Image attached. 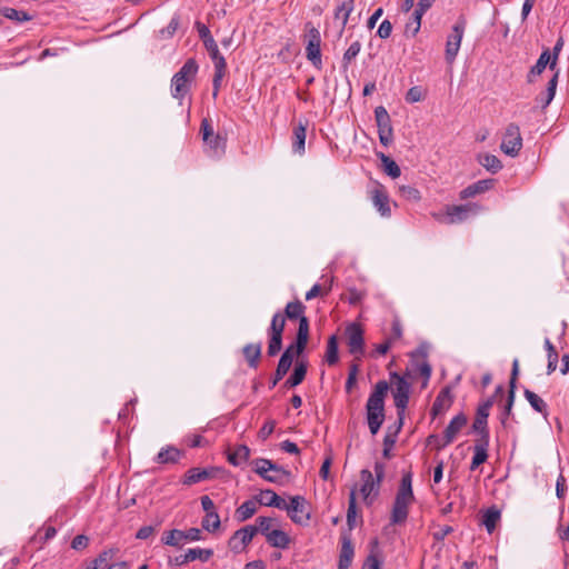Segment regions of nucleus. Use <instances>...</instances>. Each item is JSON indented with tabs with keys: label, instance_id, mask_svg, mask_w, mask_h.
<instances>
[{
	"label": "nucleus",
	"instance_id": "31",
	"mask_svg": "<svg viewBox=\"0 0 569 569\" xmlns=\"http://www.w3.org/2000/svg\"><path fill=\"white\" fill-rule=\"evenodd\" d=\"M306 131L307 122H299V124L293 128L292 149L299 154L305 153Z\"/></svg>",
	"mask_w": 569,
	"mask_h": 569
},
{
	"label": "nucleus",
	"instance_id": "40",
	"mask_svg": "<svg viewBox=\"0 0 569 569\" xmlns=\"http://www.w3.org/2000/svg\"><path fill=\"white\" fill-rule=\"evenodd\" d=\"M357 517V496L356 487L351 489L349 493L348 509H347V526L348 530L351 531L356 527Z\"/></svg>",
	"mask_w": 569,
	"mask_h": 569
},
{
	"label": "nucleus",
	"instance_id": "33",
	"mask_svg": "<svg viewBox=\"0 0 569 569\" xmlns=\"http://www.w3.org/2000/svg\"><path fill=\"white\" fill-rule=\"evenodd\" d=\"M257 503L258 501L256 498L244 501L236 509V519L239 522L250 519L257 512Z\"/></svg>",
	"mask_w": 569,
	"mask_h": 569
},
{
	"label": "nucleus",
	"instance_id": "38",
	"mask_svg": "<svg viewBox=\"0 0 569 569\" xmlns=\"http://www.w3.org/2000/svg\"><path fill=\"white\" fill-rule=\"evenodd\" d=\"M213 64H214V74H213V79H212V86H213L212 96H213V98H217L220 87H221L222 79L226 76L227 63H226V60H219L218 62H213Z\"/></svg>",
	"mask_w": 569,
	"mask_h": 569
},
{
	"label": "nucleus",
	"instance_id": "9",
	"mask_svg": "<svg viewBox=\"0 0 569 569\" xmlns=\"http://www.w3.org/2000/svg\"><path fill=\"white\" fill-rule=\"evenodd\" d=\"M282 509L287 510L289 518L297 525L307 526L311 518L310 506L302 496L290 498V503Z\"/></svg>",
	"mask_w": 569,
	"mask_h": 569
},
{
	"label": "nucleus",
	"instance_id": "39",
	"mask_svg": "<svg viewBox=\"0 0 569 569\" xmlns=\"http://www.w3.org/2000/svg\"><path fill=\"white\" fill-rule=\"evenodd\" d=\"M250 457V449L246 445H238L232 452L228 453V461L233 466L247 461Z\"/></svg>",
	"mask_w": 569,
	"mask_h": 569
},
{
	"label": "nucleus",
	"instance_id": "61",
	"mask_svg": "<svg viewBox=\"0 0 569 569\" xmlns=\"http://www.w3.org/2000/svg\"><path fill=\"white\" fill-rule=\"evenodd\" d=\"M436 0H420L417 4V8L413 10L416 11V18L422 19V16L433 6Z\"/></svg>",
	"mask_w": 569,
	"mask_h": 569
},
{
	"label": "nucleus",
	"instance_id": "27",
	"mask_svg": "<svg viewBox=\"0 0 569 569\" xmlns=\"http://www.w3.org/2000/svg\"><path fill=\"white\" fill-rule=\"evenodd\" d=\"M308 362L306 360L298 361L295 366L293 372L291 376L284 381V388H293L300 385L307 375Z\"/></svg>",
	"mask_w": 569,
	"mask_h": 569
},
{
	"label": "nucleus",
	"instance_id": "64",
	"mask_svg": "<svg viewBox=\"0 0 569 569\" xmlns=\"http://www.w3.org/2000/svg\"><path fill=\"white\" fill-rule=\"evenodd\" d=\"M366 293L359 291L355 288L349 289L348 291V302L352 306H357L365 298Z\"/></svg>",
	"mask_w": 569,
	"mask_h": 569
},
{
	"label": "nucleus",
	"instance_id": "24",
	"mask_svg": "<svg viewBox=\"0 0 569 569\" xmlns=\"http://www.w3.org/2000/svg\"><path fill=\"white\" fill-rule=\"evenodd\" d=\"M490 440H475L473 457L470 463V470H476L480 465L485 463L488 459V449Z\"/></svg>",
	"mask_w": 569,
	"mask_h": 569
},
{
	"label": "nucleus",
	"instance_id": "50",
	"mask_svg": "<svg viewBox=\"0 0 569 569\" xmlns=\"http://www.w3.org/2000/svg\"><path fill=\"white\" fill-rule=\"evenodd\" d=\"M254 465H256L254 471L260 477H262L264 480H267L269 482H273V483L280 482V477L277 475H270L269 472L271 471V469H268L267 466H263V463H261V458L257 459L254 461Z\"/></svg>",
	"mask_w": 569,
	"mask_h": 569
},
{
	"label": "nucleus",
	"instance_id": "18",
	"mask_svg": "<svg viewBox=\"0 0 569 569\" xmlns=\"http://www.w3.org/2000/svg\"><path fill=\"white\" fill-rule=\"evenodd\" d=\"M370 199L375 208L379 211L382 217L391 216V208L389 204V196L382 184L377 183L376 187L370 191Z\"/></svg>",
	"mask_w": 569,
	"mask_h": 569
},
{
	"label": "nucleus",
	"instance_id": "7",
	"mask_svg": "<svg viewBox=\"0 0 569 569\" xmlns=\"http://www.w3.org/2000/svg\"><path fill=\"white\" fill-rule=\"evenodd\" d=\"M466 24V18L460 16L457 22L452 26V32L447 38L445 58L449 64L453 63L457 58L463 38Z\"/></svg>",
	"mask_w": 569,
	"mask_h": 569
},
{
	"label": "nucleus",
	"instance_id": "51",
	"mask_svg": "<svg viewBox=\"0 0 569 569\" xmlns=\"http://www.w3.org/2000/svg\"><path fill=\"white\" fill-rule=\"evenodd\" d=\"M220 517L218 513L206 515L201 521V526L209 532H214L220 528Z\"/></svg>",
	"mask_w": 569,
	"mask_h": 569
},
{
	"label": "nucleus",
	"instance_id": "46",
	"mask_svg": "<svg viewBox=\"0 0 569 569\" xmlns=\"http://www.w3.org/2000/svg\"><path fill=\"white\" fill-rule=\"evenodd\" d=\"M161 540L167 546L180 547L183 541V531L179 529L166 531Z\"/></svg>",
	"mask_w": 569,
	"mask_h": 569
},
{
	"label": "nucleus",
	"instance_id": "5",
	"mask_svg": "<svg viewBox=\"0 0 569 569\" xmlns=\"http://www.w3.org/2000/svg\"><path fill=\"white\" fill-rule=\"evenodd\" d=\"M307 31V46H306V56L307 59L312 63V66L317 69L322 68V59H321V36L320 31L311 23L307 22L306 26Z\"/></svg>",
	"mask_w": 569,
	"mask_h": 569
},
{
	"label": "nucleus",
	"instance_id": "55",
	"mask_svg": "<svg viewBox=\"0 0 569 569\" xmlns=\"http://www.w3.org/2000/svg\"><path fill=\"white\" fill-rule=\"evenodd\" d=\"M206 146L210 148L214 156H220L224 150V140L219 134H213V137L209 138L208 142H204Z\"/></svg>",
	"mask_w": 569,
	"mask_h": 569
},
{
	"label": "nucleus",
	"instance_id": "35",
	"mask_svg": "<svg viewBox=\"0 0 569 569\" xmlns=\"http://www.w3.org/2000/svg\"><path fill=\"white\" fill-rule=\"evenodd\" d=\"M501 518V512L496 507L488 508L482 516V525L489 533H492Z\"/></svg>",
	"mask_w": 569,
	"mask_h": 569
},
{
	"label": "nucleus",
	"instance_id": "6",
	"mask_svg": "<svg viewBox=\"0 0 569 569\" xmlns=\"http://www.w3.org/2000/svg\"><path fill=\"white\" fill-rule=\"evenodd\" d=\"M467 417L465 413H458L455 416L449 425L446 427L443 432V439H440L437 435H430L427 438V445H431L432 441H437V450H441L448 445H450L456 436L460 432V430L467 425Z\"/></svg>",
	"mask_w": 569,
	"mask_h": 569
},
{
	"label": "nucleus",
	"instance_id": "25",
	"mask_svg": "<svg viewBox=\"0 0 569 569\" xmlns=\"http://www.w3.org/2000/svg\"><path fill=\"white\" fill-rule=\"evenodd\" d=\"M355 8V0H337V7L335 9V19L341 20L340 34H342L349 17Z\"/></svg>",
	"mask_w": 569,
	"mask_h": 569
},
{
	"label": "nucleus",
	"instance_id": "29",
	"mask_svg": "<svg viewBox=\"0 0 569 569\" xmlns=\"http://www.w3.org/2000/svg\"><path fill=\"white\" fill-rule=\"evenodd\" d=\"M182 455V451H180L178 448L173 446H167L158 452L154 461L160 465L177 463Z\"/></svg>",
	"mask_w": 569,
	"mask_h": 569
},
{
	"label": "nucleus",
	"instance_id": "49",
	"mask_svg": "<svg viewBox=\"0 0 569 569\" xmlns=\"http://www.w3.org/2000/svg\"><path fill=\"white\" fill-rule=\"evenodd\" d=\"M118 551V549H107L99 553V556L92 560L91 565L93 567H97V569H100L102 567L110 566L109 561L113 558L114 553Z\"/></svg>",
	"mask_w": 569,
	"mask_h": 569
},
{
	"label": "nucleus",
	"instance_id": "48",
	"mask_svg": "<svg viewBox=\"0 0 569 569\" xmlns=\"http://www.w3.org/2000/svg\"><path fill=\"white\" fill-rule=\"evenodd\" d=\"M187 552L190 561L200 560L206 562L213 556L212 549L190 548Z\"/></svg>",
	"mask_w": 569,
	"mask_h": 569
},
{
	"label": "nucleus",
	"instance_id": "22",
	"mask_svg": "<svg viewBox=\"0 0 569 569\" xmlns=\"http://www.w3.org/2000/svg\"><path fill=\"white\" fill-rule=\"evenodd\" d=\"M488 417H489V412L481 409V408H477V412H476V417H475V420H473V423H472V431L475 433H478L479 435V438H477L476 440H490V435H489V429H488Z\"/></svg>",
	"mask_w": 569,
	"mask_h": 569
},
{
	"label": "nucleus",
	"instance_id": "60",
	"mask_svg": "<svg viewBox=\"0 0 569 569\" xmlns=\"http://www.w3.org/2000/svg\"><path fill=\"white\" fill-rule=\"evenodd\" d=\"M89 537L86 535H78L71 541V548L74 550H83L89 546Z\"/></svg>",
	"mask_w": 569,
	"mask_h": 569
},
{
	"label": "nucleus",
	"instance_id": "11",
	"mask_svg": "<svg viewBox=\"0 0 569 569\" xmlns=\"http://www.w3.org/2000/svg\"><path fill=\"white\" fill-rule=\"evenodd\" d=\"M480 207L475 202L451 204L446 207L445 223L455 224L466 221L471 214H477Z\"/></svg>",
	"mask_w": 569,
	"mask_h": 569
},
{
	"label": "nucleus",
	"instance_id": "26",
	"mask_svg": "<svg viewBox=\"0 0 569 569\" xmlns=\"http://www.w3.org/2000/svg\"><path fill=\"white\" fill-rule=\"evenodd\" d=\"M256 499L258 503L262 506L274 507L278 509L287 507V502L271 489L261 490V492L259 493V496L256 497Z\"/></svg>",
	"mask_w": 569,
	"mask_h": 569
},
{
	"label": "nucleus",
	"instance_id": "47",
	"mask_svg": "<svg viewBox=\"0 0 569 569\" xmlns=\"http://www.w3.org/2000/svg\"><path fill=\"white\" fill-rule=\"evenodd\" d=\"M282 337L283 335L268 333V350L269 357L277 356L282 349Z\"/></svg>",
	"mask_w": 569,
	"mask_h": 569
},
{
	"label": "nucleus",
	"instance_id": "44",
	"mask_svg": "<svg viewBox=\"0 0 569 569\" xmlns=\"http://www.w3.org/2000/svg\"><path fill=\"white\" fill-rule=\"evenodd\" d=\"M545 348L548 353L547 355L548 356L547 373L551 375L557 368L558 352H557L555 346L551 343V341L548 338L545 339Z\"/></svg>",
	"mask_w": 569,
	"mask_h": 569
},
{
	"label": "nucleus",
	"instance_id": "19",
	"mask_svg": "<svg viewBox=\"0 0 569 569\" xmlns=\"http://www.w3.org/2000/svg\"><path fill=\"white\" fill-rule=\"evenodd\" d=\"M220 471V468H190L183 476L182 483L191 486L208 479H212Z\"/></svg>",
	"mask_w": 569,
	"mask_h": 569
},
{
	"label": "nucleus",
	"instance_id": "41",
	"mask_svg": "<svg viewBox=\"0 0 569 569\" xmlns=\"http://www.w3.org/2000/svg\"><path fill=\"white\" fill-rule=\"evenodd\" d=\"M378 157L382 161L385 171L388 176H390L393 179L400 177L401 170L395 160H392L390 157L386 156L382 152L378 153Z\"/></svg>",
	"mask_w": 569,
	"mask_h": 569
},
{
	"label": "nucleus",
	"instance_id": "57",
	"mask_svg": "<svg viewBox=\"0 0 569 569\" xmlns=\"http://www.w3.org/2000/svg\"><path fill=\"white\" fill-rule=\"evenodd\" d=\"M515 397H516V393H513V391H508L507 402H506L503 410L500 415V422L505 427L507 426L508 418L511 416Z\"/></svg>",
	"mask_w": 569,
	"mask_h": 569
},
{
	"label": "nucleus",
	"instance_id": "36",
	"mask_svg": "<svg viewBox=\"0 0 569 569\" xmlns=\"http://www.w3.org/2000/svg\"><path fill=\"white\" fill-rule=\"evenodd\" d=\"M478 162L491 173H497L502 169V163L498 157L490 153L478 156Z\"/></svg>",
	"mask_w": 569,
	"mask_h": 569
},
{
	"label": "nucleus",
	"instance_id": "17",
	"mask_svg": "<svg viewBox=\"0 0 569 569\" xmlns=\"http://www.w3.org/2000/svg\"><path fill=\"white\" fill-rule=\"evenodd\" d=\"M197 30L211 60L213 62H218L219 60H226L223 56L220 53L218 44L213 37L211 36L209 28L203 23L197 22Z\"/></svg>",
	"mask_w": 569,
	"mask_h": 569
},
{
	"label": "nucleus",
	"instance_id": "54",
	"mask_svg": "<svg viewBox=\"0 0 569 569\" xmlns=\"http://www.w3.org/2000/svg\"><path fill=\"white\" fill-rule=\"evenodd\" d=\"M558 76H559V72L557 71L548 82L547 90H546V100H543V102H542V109L547 108L550 104V102L552 101V99L556 94V89H557V84H558Z\"/></svg>",
	"mask_w": 569,
	"mask_h": 569
},
{
	"label": "nucleus",
	"instance_id": "2",
	"mask_svg": "<svg viewBox=\"0 0 569 569\" xmlns=\"http://www.w3.org/2000/svg\"><path fill=\"white\" fill-rule=\"evenodd\" d=\"M416 498L412 490L411 471L403 472L398 487L390 513V525H403L409 515V508Z\"/></svg>",
	"mask_w": 569,
	"mask_h": 569
},
{
	"label": "nucleus",
	"instance_id": "63",
	"mask_svg": "<svg viewBox=\"0 0 569 569\" xmlns=\"http://www.w3.org/2000/svg\"><path fill=\"white\" fill-rule=\"evenodd\" d=\"M200 131L202 133V139L204 142L209 141V138L213 137V128L208 119H202Z\"/></svg>",
	"mask_w": 569,
	"mask_h": 569
},
{
	"label": "nucleus",
	"instance_id": "43",
	"mask_svg": "<svg viewBox=\"0 0 569 569\" xmlns=\"http://www.w3.org/2000/svg\"><path fill=\"white\" fill-rule=\"evenodd\" d=\"M339 360L338 353V339L336 336H331L327 343L326 361L329 366H335Z\"/></svg>",
	"mask_w": 569,
	"mask_h": 569
},
{
	"label": "nucleus",
	"instance_id": "56",
	"mask_svg": "<svg viewBox=\"0 0 569 569\" xmlns=\"http://www.w3.org/2000/svg\"><path fill=\"white\" fill-rule=\"evenodd\" d=\"M399 193L402 198L409 201L417 202L421 199L420 191L412 186H400Z\"/></svg>",
	"mask_w": 569,
	"mask_h": 569
},
{
	"label": "nucleus",
	"instance_id": "59",
	"mask_svg": "<svg viewBox=\"0 0 569 569\" xmlns=\"http://www.w3.org/2000/svg\"><path fill=\"white\" fill-rule=\"evenodd\" d=\"M422 99H423V92H422V89L418 86L411 87L406 94V101L409 103L419 102Z\"/></svg>",
	"mask_w": 569,
	"mask_h": 569
},
{
	"label": "nucleus",
	"instance_id": "37",
	"mask_svg": "<svg viewBox=\"0 0 569 569\" xmlns=\"http://www.w3.org/2000/svg\"><path fill=\"white\" fill-rule=\"evenodd\" d=\"M256 526H253V529L256 530V535L260 532L264 537H267L268 533H270L274 527L279 526V522L276 518L271 517H258L256 519Z\"/></svg>",
	"mask_w": 569,
	"mask_h": 569
},
{
	"label": "nucleus",
	"instance_id": "14",
	"mask_svg": "<svg viewBox=\"0 0 569 569\" xmlns=\"http://www.w3.org/2000/svg\"><path fill=\"white\" fill-rule=\"evenodd\" d=\"M347 345L349 352L360 358L365 352L363 330L359 323H351L346 328Z\"/></svg>",
	"mask_w": 569,
	"mask_h": 569
},
{
	"label": "nucleus",
	"instance_id": "8",
	"mask_svg": "<svg viewBox=\"0 0 569 569\" xmlns=\"http://www.w3.org/2000/svg\"><path fill=\"white\" fill-rule=\"evenodd\" d=\"M391 380L395 382V388L392 389V397L395 400V406L397 408V415L402 418L405 413L409 397H410V383L397 372H392L390 375Z\"/></svg>",
	"mask_w": 569,
	"mask_h": 569
},
{
	"label": "nucleus",
	"instance_id": "4",
	"mask_svg": "<svg viewBox=\"0 0 569 569\" xmlns=\"http://www.w3.org/2000/svg\"><path fill=\"white\" fill-rule=\"evenodd\" d=\"M199 66L193 58L188 59L171 79V96L181 100L190 91L191 83L196 79Z\"/></svg>",
	"mask_w": 569,
	"mask_h": 569
},
{
	"label": "nucleus",
	"instance_id": "52",
	"mask_svg": "<svg viewBox=\"0 0 569 569\" xmlns=\"http://www.w3.org/2000/svg\"><path fill=\"white\" fill-rule=\"evenodd\" d=\"M361 50V43L359 41H355L350 44V47L346 50L342 57V66L347 68L351 61L359 54Z\"/></svg>",
	"mask_w": 569,
	"mask_h": 569
},
{
	"label": "nucleus",
	"instance_id": "15",
	"mask_svg": "<svg viewBox=\"0 0 569 569\" xmlns=\"http://www.w3.org/2000/svg\"><path fill=\"white\" fill-rule=\"evenodd\" d=\"M360 479L362 481V485L360 487V493L363 498L365 503L367 506H370L379 496L380 485L377 481H375L372 472L368 469H362L360 471Z\"/></svg>",
	"mask_w": 569,
	"mask_h": 569
},
{
	"label": "nucleus",
	"instance_id": "34",
	"mask_svg": "<svg viewBox=\"0 0 569 569\" xmlns=\"http://www.w3.org/2000/svg\"><path fill=\"white\" fill-rule=\"evenodd\" d=\"M523 396L535 411L541 413L545 418L548 416V406L542 398L529 389H525Z\"/></svg>",
	"mask_w": 569,
	"mask_h": 569
},
{
	"label": "nucleus",
	"instance_id": "3",
	"mask_svg": "<svg viewBox=\"0 0 569 569\" xmlns=\"http://www.w3.org/2000/svg\"><path fill=\"white\" fill-rule=\"evenodd\" d=\"M305 311L306 306L297 299L288 302L283 312L287 319L299 321L296 340L292 342L299 351H305L309 341V319L305 316Z\"/></svg>",
	"mask_w": 569,
	"mask_h": 569
},
{
	"label": "nucleus",
	"instance_id": "10",
	"mask_svg": "<svg viewBox=\"0 0 569 569\" xmlns=\"http://www.w3.org/2000/svg\"><path fill=\"white\" fill-rule=\"evenodd\" d=\"M522 148L520 128L516 123H509L506 128L500 149L510 157H516Z\"/></svg>",
	"mask_w": 569,
	"mask_h": 569
},
{
	"label": "nucleus",
	"instance_id": "20",
	"mask_svg": "<svg viewBox=\"0 0 569 569\" xmlns=\"http://www.w3.org/2000/svg\"><path fill=\"white\" fill-rule=\"evenodd\" d=\"M341 548L339 555L338 569H349L353 559L355 548L350 535L342 532L340 537Z\"/></svg>",
	"mask_w": 569,
	"mask_h": 569
},
{
	"label": "nucleus",
	"instance_id": "58",
	"mask_svg": "<svg viewBox=\"0 0 569 569\" xmlns=\"http://www.w3.org/2000/svg\"><path fill=\"white\" fill-rule=\"evenodd\" d=\"M421 28V19L416 18V11L412 12V20L406 24L405 34L415 37Z\"/></svg>",
	"mask_w": 569,
	"mask_h": 569
},
{
	"label": "nucleus",
	"instance_id": "12",
	"mask_svg": "<svg viewBox=\"0 0 569 569\" xmlns=\"http://www.w3.org/2000/svg\"><path fill=\"white\" fill-rule=\"evenodd\" d=\"M375 119L378 127V136L380 143L388 147L392 142V124L390 116L383 106L375 109Z\"/></svg>",
	"mask_w": 569,
	"mask_h": 569
},
{
	"label": "nucleus",
	"instance_id": "21",
	"mask_svg": "<svg viewBox=\"0 0 569 569\" xmlns=\"http://www.w3.org/2000/svg\"><path fill=\"white\" fill-rule=\"evenodd\" d=\"M495 186V179H483L478 180L477 182L466 187L459 192V198L461 200H466L469 198H473L478 194H481L490 189H492Z\"/></svg>",
	"mask_w": 569,
	"mask_h": 569
},
{
	"label": "nucleus",
	"instance_id": "23",
	"mask_svg": "<svg viewBox=\"0 0 569 569\" xmlns=\"http://www.w3.org/2000/svg\"><path fill=\"white\" fill-rule=\"evenodd\" d=\"M452 403V395L449 387H445L436 397L432 407H431V416L436 418L439 415H442L447 411Z\"/></svg>",
	"mask_w": 569,
	"mask_h": 569
},
{
	"label": "nucleus",
	"instance_id": "13",
	"mask_svg": "<svg viewBox=\"0 0 569 569\" xmlns=\"http://www.w3.org/2000/svg\"><path fill=\"white\" fill-rule=\"evenodd\" d=\"M303 351L296 349V345L291 343L281 355L274 376L270 381V388H274L277 383L287 375L290 370L295 357H299Z\"/></svg>",
	"mask_w": 569,
	"mask_h": 569
},
{
	"label": "nucleus",
	"instance_id": "62",
	"mask_svg": "<svg viewBox=\"0 0 569 569\" xmlns=\"http://www.w3.org/2000/svg\"><path fill=\"white\" fill-rule=\"evenodd\" d=\"M391 32L392 23L388 19H386L380 23L377 30V36L381 39H388L391 36Z\"/></svg>",
	"mask_w": 569,
	"mask_h": 569
},
{
	"label": "nucleus",
	"instance_id": "30",
	"mask_svg": "<svg viewBox=\"0 0 569 569\" xmlns=\"http://www.w3.org/2000/svg\"><path fill=\"white\" fill-rule=\"evenodd\" d=\"M242 355L250 368L256 369L261 357V343H248L242 348Z\"/></svg>",
	"mask_w": 569,
	"mask_h": 569
},
{
	"label": "nucleus",
	"instance_id": "45",
	"mask_svg": "<svg viewBox=\"0 0 569 569\" xmlns=\"http://www.w3.org/2000/svg\"><path fill=\"white\" fill-rule=\"evenodd\" d=\"M287 318L278 311L272 316L267 333L283 335Z\"/></svg>",
	"mask_w": 569,
	"mask_h": 569
},
{
	"label": "nucleus",
	"instance_id": "1",
	"mask_svg": "<svg viewBox=\"0 0 569 569\" xmlns=\"http://www.w3.org/2000/svg\"><path fill=\"white\" fill-rule=\"evenodd\" d=\"M389 390L386 380H379L366 403V417L371 435H377L385 421V399Z\"/></svg>",
	"mask_w": 569,
	"mask_h": 569
},
{
	"label": "nucleus",
	"instance_id": "32",
	"mask_svg": "<svg viewBox=\"0 0 569 569\" xmlns=\"http://www.w3.org/2000/svg\"><path fill=\"white\" fill-rule=\"evenodd\" d=\"M267 542L274 548L287 549L290 545V537L280 529H273L266 537Z\"/></svg>",
	"mask_w": 569,
	"mask_h": 569
},
{
	"label": "nucleus",
	"instance_id": "53",
	"mask_svg": "<svg viewBox=\"0 0 569 569\" xmlns=\"http://www.w3.org/2000/svg\"><path fill=\"white\" fill-rule=\"evenodd\" d=\"M558 76H559V72L557 71L548 82L547 90H546V100H543V102H542V109L547 108L550 104V102L552 101V99L556 94V89H557V84H558Z\"/></svg>",
	"mask_w": 569,
	"mask_h": 569
},
{
	"label": "nucleus",
	"instance_id": "28",
	"mask_svg": "<svg viewBox=\"0 0 569 569\" xmlns=\"http://www.w3.org/2000/svg\"><path fill=\"white\" fill-rule=\"evenodd\" d=\"M551 64V52H550V49L549 48H546L540 57L538 58L536 64L530 69L528 76H527V80L528 82H533V77L535 76H539L543 72V70L546 69L547 66L550 67Z\"/></svg>",
	"mask_w": 569,
	"mask_h": 569
},
{
	"label": "nucleus",
	"instance_id": "16",
	"mask_svg": "<svg viewBox=\"0 0 569 569\" xmlns=\"http://www.w3.org/2000/svg\"><path fill=\"white\" fill-rule=\"evenodd\" d=\"M256 536L253 526L249 525L237 530L228 541L229 548L239 553L252 541Z\"/></svg>",
	"mask_w": 569,
	"mask_h": 569
},
{
	"label": "nucleus",
	"instance_id": "42",
	"mask_svg": "<svg viewBox=\"0 0 569 569\" xmlns=\"http://www.w3.org/2000/svg\"><path fill=\"white\" fill-rule=\"evenodd\" d=\"M0 13L4 18L17 22H24L31 20V17L26 11H20L10 7L1 8Z\"/></svg>",
	"mask_w": 569,
	"mask_h": 569
}]
</instances>
